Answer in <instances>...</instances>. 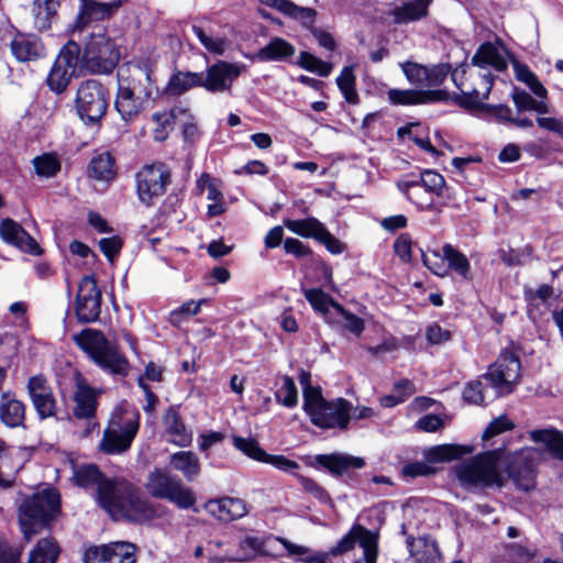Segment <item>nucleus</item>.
Wrapping results in <instances>:
<instances>
[{"instance_id":"obj_34","label":"nucleus","mask_w":563,"mask_h":563,"mask_svg":"<svg viewBox=\"0 0 563 563\" xmlns=\"http://www.w3.org/2000/svg\"><path fill=\"white\" fill-rule=\"evenodd\" d=\"M170 467L183 474L187 482L196 481L201 471L200 460L191 451H178L169 456Z\"/></svg>"},{"instance_id":"obj_49","label":"nucleus","mask_w":563,"mask_h":563,"mask_svg":"<svg viewBox=\"0 0 563 563\" xmlns=\"http://www.w3.org/2000/svg\"><path fill=\"white\" fill-rule=\"evenodd\" d=\"M495 398L494 389L490 391L481 379L467 383L463 390V399L470 405L483 406Z\"/></svg>"},{"instance_id":"obj_13","label":"nucleus","mask_w":563,"mask_h":563,"mask_svg":"<svg viewBox=\"0 0 563 563\" xmlns=\"http://www.w3.org/2000/svg\"><path fill=\"white\" fill-rule=\"evenodd\" d=\"M172 181L168 167L164 164L144 166L136 174V192L141 202L152 206L154 200L162 197Z\"/></svg>"},{"instance_id":"obj_1","label":"nucleus","mask_w":563,"mask_h":563,"mask_svg":"<svg viewBox=\"0 0 563 563\" xmlns=\"http://www.w3.org/2000/svg\"><path fill=\"white\" fill-rule=\"evenodd\" d=\"M99 505L114 519L133 523H146L159 517L164 507L150 501L125 478H110L100 484Z\"/></svg>"},{"instance_id":"obj_60","label":"nucleus","mask_w":563,"mask_h":563,"mask_svg":"<svg viewBox=\"0 0 563 563\" xmlns=\"http://www.w3.org/2000/svg\"><path fill=\"white\" fill-rule=\"evenodd\" d=\"M418 181L422 185L424 188V191H428L431 196L442 195V190L444 188L445 181L442 175L439 173L427 169L422 172L419 176H417Z\"/></svg>"},{"instance_id":"obj_42","label":"nucleus","mask_w":563,"mask_h":563,"mask_svg":"<svg viewBox=\"0 0 563 563\" xmlns=\"http://www.w3.org/2000/svg\"><path fill=\"white\" fill-rule=\"evenodd\" d=\"M512 68L515 77L518 81L523 82L536 97L540 99L548 98V90L538 79L537 75L530 70V68L520 63L519 60H512Z\"/></svg>"},{"instance_id":"obj_9","label":"nucleus","mask_w":563,"mask_h":563,"mask_svg":"<svg viewBox=\"0 0 563 563\" xmlns=\"http://www.w3.org/2000/svg\"><path fill=\"white\" fill-rule=\"evenodd\" d=\"M108 103V90L100 81L88 79L78 86L75 107L86 123H98L106 114Z\"/></svg>"},{"instance_id":"obj_16","label":"nucleus","mask_w":563,"mask_h":563,"mask_svg":"<svg viewBox=\"0 0 563 563\" xmlns=\"http://www.w3.org/2000/svg\"><path fill=\"white\" fill-rule=\"evenodd\" d=\"M101 291L92 276H85L79 283L75 312L80 323H92L101 312Z\"/></svg>"},{"instance_id":"obj_57","label":"nucleus","mask_w":563,"mask_h":563,"mask_svg":"<svg viewBox=\"0 0 563 563\" xmlns=\"http://www.w3.org/2000/svg\"><path fill=\"white\" fill-rule=\"evenodd\" d=\"M35 172L41 177L51 178L60 170V162L53 154H43L33 158Z\"/></svg>"},{"instance_id":"obj_54","label":"nucleus","mask_w":563,"mask_h":563,"mask_svg":"<svg viewBox=\"0 0 563 563\" xmlns=\"http://www.w3.org/2000/svg\"><path fill=\"white\" fill-rule=\"evenodd\" d=\"M275 398L278 404L287 407L294 408L298 404V390L294 379L285 375L282 378V385L275 393Z\"/></svg>"},{"instance_id":"obj_36","label":"nucleus","mask_w":563,"mask_h":563,"mask_svg":"<svg viewBox=\"0 0 563 563\" xmlns=\"http://www.w3.org/2000/svg\"><path fill=\"white\" fill-rule=\"evenodd\" d=\"M473 66H477L481 70H487V66L494 67L498 71L507 68L508 64L500 51L490 42L483 43L474 54L471 60Z\"/></svg>"},{"instance_id":"obj_47","label":"nucleus","mask_w":563,"mask_h":563,"mask_svg":"<svg viewBox=\"0 0 563 563\" xmlns=\"http://www.w3.org/2000/svg\"><path fill=\"white\" fill-rule=\"evenodd\" d=\"M192 87H202V73L177 71L168 81V91L172 95H181Z\"/></svg>"},{"instance_id":"obj_55","label":"nucleus","mask_w":563,"mask_h":563,"mask_svg":"<svg viewBox=\"0 0 563 563\" xmlns=\"http://www.w3.org/2000/svg\"><path fill=\"white\" fill-rule=\"evenodd\" d=\"M334 318H338L340 322L333 325H342L345 330L357 336L364 331L365 325L363 319L344 309L341 305H335Z\"/></svg>"},{"instance_id":"obj_43","label":"nucleus","mask_w":563,"mask_h":563,"mask_svg":"<svg viewBox=\"0 0 563 563\" xmlns=\"http://www.w3.org/2000/svg\"><path fill=\"white\" fill-rule=\"evenodd\" d=\"M179 114H186V110L176 107L170 111L156 112L153 114V121L155 128L153 130L154 139L158 142H163L168 137L169 132L173 130L175 120Z\"/></svg>"},{"instance_id":"obj_39","label":"nucleus","mask_w":563,"mask_h":563,"mask_svg":"<svg viewBox=\"0 0 563 563\" xmlns=\"http://www.w3.org/2000/svg\"><path fill=\"white\" fill-rule=\"evenodd\" d=\"M59 0H33L32 14L34 26L38 31H46L51 27L57 15Z\"/></svg>"},{"instance_id":"obj_24","label":"nucleus","mask_w":563,"mask_h":563,"mask_svg":"<svg viewBox=\"0 0 563 563\" xmlns=\"http://www.w3.org/2000/svg\"><path fill=\"white\" fill-rule=\"evenodd\" d=\"M449 93L445 90H413V89H389L387 100L393 106H412L435 101H445Z\"/></svg>"},{"instance_id":"obj_45","label":"nucleus","mask_w":563,"mask_h":563,"mask_svg":"<svg viewBox=\"0 0 563 563\" xmlns=\"http://www.w3.org/2000/svg\"><path fill=\"white\" fill-rule=\"evenodd\" d=\"M284 224L295 234L314 240H318L325 229L323 223L312 217L301 220H285Z\"/></svg>"},{"instance_id":"obj_26","label":"nucleus","mask_w":563,"mask_h":563,"mask_svg":"<svg viewBox=\"0 0 563 563\" xmlns=\"http://www.w3.org/2000/svg\"><path fill=\"white\" fill-rule=\"evenodd\" d=\"M97 390L88 385L82 378L76 382V390L73 396L75 406L73 413L78 419L91 420L97 411Z\"/></svg>"},{"instance_id":"obj_4","label":"nucleus","mask_w":563,"mask_h":563,"mask_svg":"<svg viewBox=\"0 0 563 563\" xmlns=\"http://www.w3.org/2000/svg\"><path fill=\"white\" fill-rule=\"evenodd\" d=\"M501 457V450H493L465 460L454 467L456 478L466 488L501 487L504 484L499 471Z\"/></svg>"},{"instance_id":"obj_50","label":"nucleus","mask_w":563,"mask_h":563,"mask_svg":"<svg viewBox=\"0 0 563 563\" xmlns=\"http://www.w3.org/2000/svg\"><path fill=\"white\" fill-rule=\"evenodd\" d=\"M442 253L448 263V271L452 269L464 278L468 276L471 268L470 261L462 252L446 243L442 246Z\"/></svg>"},{"instance_id":"obj_29","label":"nucleus","mask_w":563,"mask_h":563,"mask_svg":"<svg viewBox=\"0 0 563 563\" xmlns=\"http://www.w3.org/2000/svg\"><path fill=\"white\" fill-rule=\"evenodd\" d=\"M163 424L169 441L178 446H188L192 441V433L184 423L176 407L170 406L164 417Z\"/></svg>"},{"instance_id":"obj_28","label":"nucleus","mask_w":563,"mask_h":563,"mask_svg":"<svg viewBox=\"0 0 563 563\" xmlns=\"http://www.w3.org/2000/svg\"><path fill=\"white\" fill-rule=\"evenodd\" d=\"M26 413L25 404L11 391L1 394L0 421L8 428L24 427Z\"/></svg>"},{"instance_id":"obj_30","label":"nucleus","mask_w":563,"mask_h":563,"mask_svg":"<svg viewBox=\"0 0 563 563\" xmlns=\"http://www.w3.org/2000/svg\"><path fill=\"white\" fill-rule=\"evenodd\" d=\"M316 461L336 476L344 475L350 470L362 468L365 465V461L362 457L340 453L320 454L317 455Z\"/></svg>"},{"instance_id":"obj_5","label":"nucleus","mask_w":563,"mask_h":563,"mask_svg":"<svg viewBox=\"0 0 563 563\" xmlns=\"http://www.w3.org/2000/svg\"><path fill=\"white\" fill-rule=\"evenodd\" d=\"M452 79L461 93H453L451 100L472 112L483 107L494 85V76L488 70H459L452 73Z\"/></svg>"},{"instance_id":"obj_40","label":"nucleus","mask_w":563,"mask_h":563,"mask_svg":"<svg viewBox=\"0 0 563 563\" xmlns=\"http://www.w3.org/2000/svg\"><path fill=\"white\" fill-rule=\"evenodd\" d=\"M60 548L53 538L41 539L30 552L27 563H56Z\"/></svg>"},{"instance_id":"obj_51","label":"nucleus","mask_w":563,"mask_h":563,"mask_svg":"<svg viewBox=\"0 0 563 563\" xmlns=\"http://www.w3.org/2000/svg\"><path fill=\"white\" fill-rule=\"evenodd\" d=\"M355 75L353 66H345L336 78V85L346 102L357 104L360 102L358 93L355 89Z\"/></svg>"},{"instance_id":"obj_41","label":"nucleus","mask_w":563,"mask_h":563,"mask_svg":"<svg viewBox=\"0 0 563 563\" xmlns=\"http://www.w3.org/2000/svg\"><path fill=\"white\" fill-rule=\"evenodd\" d=\"M88 174L99 181H110L115 176L114 158L110 153L95 156L89 164Z\"/></svg>"},{"instance_id":"obj_63","label":"nucleus","mask_w":563,"mask_h":563,"mask_svg":"<svg viewBox=\"0 0 563 563\" xmlns=\"http://www.w3.org/2000/svg\"><path fill=\"white\" fill-rule=\"evenodd\" d=\"M423 265L430 269L434 275L444 277L448 275V266L445 264L444 255L439 252L424 253L422 252Z\"/></svg>"},{"instance_id":"obj_25","label":"nucleus","mask_w":563,"mask_h":563,"mask_svg":"<svg viewBox=\"0 0 563 563\" xmlns=\"http://www.w3.org/2000/svg\"><path fill=\"white\" fill-rule=\"evenodd\" d=\"M205 508L211 516L223 522L240 519L247 514L246 503L241 498L234 497L209 500Z\"/></svg>"},{"instance_id":"obj_22","label":"nucleus","mask_w":563,"mask_h":563,"mask_svg":"<svg viewBox=\"0 0 563 563\" xmlns=\"http://www.w3.org/2000/svg\"><path fill=\"white\" fill-rule=\"evenodd\" d=\"M0 238L7 244L13 245L24 253L35 256L43 253L35 239L12 219L7 218L0 222Z\"/></svg>"},{"instance_id":"obj_62","label":"nucleus","mask_w":563,"mask_h":563,"mask_svg":"<svg viewBox=\"0 0 563 563\" xmlns=\"http://www.w3.org/2000/svg\"><path fill=\"white\" fill-rule=\"evenodd\" d=\"M408 81L415 86H426L427 67L417 63L406 62L401 65Z\"/></svg>"},{"instance_id":"obj_64","label":"nucleus","mask_w":563,"mask_h":563,"mask_svg":"<svg viewBox=\"0 0 563 563\" xmlns=\"http://www.w3.org/2000/svg\"><path fill=\"white\" fill-rule=\"evenodd\" d=\"M437 472V468L429 465L426 460L424 461H416L411 463H407L401 468V475L404 477H418V476H429Z\"/></svg>"},{"instance_id":"obj_23","label":"nucleus","mask_w":563,"mask_h":563,"mask_svg":"<svg viewBox=\"0 0 563 563\" xmlns=\"http://www.w3.org/2000/svg\"><path fill=\"white\" fill-rule=\"evenodd\" d=\"M10 52L20 63L34 62L46 55L45 46L37 35L21 32L12 37Z\"/></svg>"},{"instance_id":"obj_14","label":"nucleus","mask_w":563,"mask_h":563,"mask_svg":"<svg viewBox=\"0 0 563 563\" xmlns=\"http://www.w3.org/2000/svg\"><path fill=\"white\" fill-rule=\"evenodd\" d=\"M118 87L131 90L132 93L153 100L157 91L155 81L152 78V69L142 63H130L118 73Z\"/></svg>"},{"instance_id":"obj_20","label":"nucleus","mask_w":563,"mask_h":563,"mask_svg":"<svg viewBox=\"0 0 563 563\" xmlns=\"http://www.w3.org/2000/svg\"><path fill=\"white\" fill-rule=\"evenodd\" d=\"M358 543L361 556L355 563H375L377 558V544L374 534L367 529L355 526L353 527L331 550L332 554H341L353 549Z\"/></svg>"},{"instance_id":"obj_32","label":"nucleus","mask_w":563,"mask_h":563,"mask_svg":"<svg viewBox=\"0 0 563 563\" xmlns=\"http://www.w3.org/2000/svg\"><path fill=\"white\" fill-rule=\"evenodd\" d=\"M432 2L433 0H408L395 7L390 14L397 24L420 21L428 16L429 7Z\"/></svg>"},{"instance_id":"obj_8","label":"nucleus","mask_w":563,"mask_h":563,"mask_svg":"<svg viewBox=\"0 0 563 563\" xmlns=\"http://www.w3.org/2000/svg\"><path fill=\"white\" fill-rule=\"evenodd\" d=\"M145 488L152 497L166 499L180 509H190L196 504V496L191 488L161 468H155L147 475Z\"/></svg>"},{"instance_id":"obj_21","label":"nucleus","mask_w":563,"mask_h":563,"mask_svg":"<svg viewBox=\"0 0 563 563\" xmlns=\"http://www.w3.org/2000/svg\"><path fill=\"white\" fill-rule=\"evenodd\" d=\"M135 548L129 542H113L89 548L84 563H135Z\"/></svg>"},{"instance_id":"obj_10","label":"nucleus","mask_w":563,"mask_h":563,"mask_svg":"<svg viewBox=\"0 0 563 563\" xmlns=\"http://www.w3.org/2000/svg\"><path fill=\"white\" fill-rule=\"evenodd\" d=\"M520 361L512 352H503L483 378L492 384L494 397L512 393L520 378Z\"/></svg>"},{"instance_id":"obj_12","label":"nucleus","mask_w":563,"mask_h":563,"mask_svg":"<svg viewBox=\"0 0 563 563\" xmlns=\"http://www.w3.org/2000/svg\"><path fill=\"white\" fill-rule=\"evenodd\" d=\"M540 456V450L526 448L507 457L506 471L517 488L529 492L536 487Z\"/></svg>"},{"instance_id":"obj_48","label":"nucleus","mask_w":563,"mask_h":563,"mask_svg":"<svg viewBox=\"0 0 563 563\" xmlns=\"http://www.w3.org/2000/svg\"><path fill=\"white\" fill-rule=\"evenodd\" d=\"M464 454L461 446L454 444H442L431 446L423 451V459L430 465L432 463L449 462L460 459Z\"/></svg>"},{"instance_id":"obj_53","label":"nucleus","mask_w":563,"mask_h":563,"mask_svg":"<svg viewBox=\"0 0 563 563\" xmlns=\"http://www.w3.org/2000/svg\"><path fill=\"white\" fill-rule=\"evenodd\" d=\"M282 5H283V13H285L286 15H288L295 20H298L310 32L312 31V29H316L314 20H316L317 11L314 9L299 7L291 1L282 2Z\"/></svg>"},{"instance_id":"obj_35","label":"nucleus","mask_w":563,"mask_h":563,"mask_svg":"<svg viewBox=\"0 0 563 563\" xmlns=\"http://www.w3.org/2000/svg\"><path fill=\"white\" fill-rule=\"evenodd\" d=\"M398 189L409 201L420 209H429L433 205L431 195L424 191L416 175H407L397 183Z\"/></svg>"},{"instance_id":"obj_27","label":"nucleus","mask_w":563,"mask_h":563,"mask_svg":"<svg viewBox=\"0 0 563 563\" xmlns=\"http://www.w3.org/2000/svg\"><path fill=\"white\" fill-rule=\"evenodd\" d=\"M150 102L146 98L132 93L131 90L118 87L114 108L123 121L133 122L148 107Z\"/></svg>"},{"instance_id":"obj_17","label":"nucleus","mask_w":563,"mask_h":563,"mask_svg":"<svg viewBox=\"0 0 563 563\" xmlns=\"http://www.w3.org/2000/svg\"><path fill=\"white\" fill-rule=\"evenodd\" d=\"M244 69L243 64L218 60L202 73V87L212 93L229 92Z\"/></svg>"},{"instance_id":"obj_59","label":"nucleus","mask_w":563,"mask_h":563,"mask_svg":"<svg viewBox=\"0 0 563 563\" xmlns=\"http://www.w3.org/2000/svg\"><path fill=\"white\" fill-rule=\"evenodd\" d=\"M205 302V299L184 302L179 308L169 313V322L175 327H179L185 319L196 316L200 311L201 305Z\"/></svg>"},{"instance_id":"obj_46","label":"nucleus","mask_w":563,"mask_h":563,"mask_svg":"<svg viewBox=\"0 0 563 563\" xmlns=\"http://www.w3.org/2000/svg\"><path fill=\"white\" fill-rule=\"evenodd\" d=\"M511 99L519 111H536L539 114L550 112L547 99L536 100L526 90L515 87L511 92Z\"/></svg>"},{"instance_id":"obj_61","label":"nucleus","mask_w":563,"mask_h":563,"mask_svg":"<svg viewBox=\"0 0 563 563\" xmlns=\"http://www.w3.org/2000/svg\"><path fill=\"white\" fill-rule=\"evenodd\" d=\"M240 551L235 554H227L225 559L230 561H247L255 556L261 548V542L257 538L246 537L240 541Z\"/></svg>"},{"instance_id":"obj_2","label":"nucleus","mask_w":563,"mask_h":563,"mask_svg":"<svg viewBox=\"0 0 563 563\" xmlns=\"http://www.w3.org/2000/svg\"><path fill=\"white\" fill-rule=\"evenodd\" d=\"M73 340L104 372L112 375H128L130 368L128 358L100 330L84 329L75 334Z\"/></svg>"},{"instance_id":"obj_6","label":"nucleus","mask_w":563,"mask_h":563,"mask_svg":"<svg viewBox=\"0 0 563 563\" xmlns=\"http://www.w3.org/2000/svg\"><path fill=\"white\" fill-rule=\"evenodd\" d=\"M140 429V413L119 410L112 413L99 442V450L108 455H120L130 450Z\"/></svg>"},{"instance_id":"obj_15","label":"nucleus","mask_w":563,"mask_h":563,"mask_svg":"<svg viewBox=\"0 0 563 563\" xmlns=\"http://www.w3.org/2000/svg\"><path fill=\"white\" fill-rule=\"evenodd\" d=\"M25 387L29 399L40 420L56 417L57 399L45 375L37 374L31 376Z\"/></svg>"},{"instance_id":"obj_33","label":"nucleus","mask_w":563,"mask_h":563,"mask_svg":"<svg viewBox=\"0 0 563 563\" xmlns=\"http://www.w3.org/2000/svg\"><path fill=\"white\" fill-rule=\"evenodd\" d=\"M303 295L313 310L323 316L330 324L339 323L340 320L334 318L335 305H340L332 297L320 288L303 289Z\"/></svg>"},{"instance_id":"obj_19","label":"nucleus","mask_w":563,"mask_h":563,"mask_svg":"<svg viewBox=\"0 0 563 563\" xmlns=\"http://www.w3.org/2000/svg\"><path fill=\"white\" fill-rule=\"evenodd\" d=\"M79 9L70 31L82 32L91 22L104 21L114 16L128 0H79Z\"/></svg>"},{"instance_id":"obj_58","label":"nucleus","mask_w":563,"mask_h":563,"mask_svg":"<svg viewBox=\"0 0 563 563\" xmlns=\"http://www.w3.org/2000/svg\"><path fill=\"white\" fill-rule=\"evenodd\" d=\"M233 445L236 450L255 461L263 463L266 457V452L260 446L255 439L235 435L233 437Z\"/></svg>"},{"instance_id":"obj_44","label":"nucleus","mask_w":563,"mask_h":563,"mask_svg":"<svg viewBox=\"0 0 563 563\" xmlns=\"http://www.w3.org/2000/svg\"><path fill=\"white\" fill-rule=\"evenodd\" d=\"M109 479L110 478L106 477L99 467L93 464L76 467L73 473V481L77 486L88 488L96 485L97 492L99 490L100 484Z\"/></svg>"},{"instance_id":"obj_56","label":"nucleus","mask_w":563,"mask_h":563,"mask_svg":"<svg viewBox=\"0 0 563 563\" xmlns=\"http://www.w3.org/2000/svg\"><path fill=\"white\" fill-rule=\"evenodd\" d=\"M298 65L311 73H316L319 76L327 77L332 71V64L324 62L309 52H301L298 59Z\"/></svg>"},{"instance_id":"obj_31","label":"nucleus","mask_w":563,"mask_h":563,"mask_svg":"<svg viewBox=\"0 0 563 563\" xmlns=\"http://www.w3.org/2000/svg\"><path fill=\"white\" fill-rule=\"evenodd\" d=\"M407 547L415 563H442L438 543L428 537H408Z\"/></svg>"},{"instance_id":"obj_11","label":"nucleus","mask_w":563,"mask_h":563,"mask_svg":"<svg viewBox=\"0 0 563 563\" xmlns=\"http://www.w3.org/2000/svg\"><path fill=\"white\" fill-rule=\"evenodd\" d=\"M80 46L75 41H68L59 51L47 76V86L56 93H62L73 76L80 68Z\"/></svg>"},{"instance_id":"obj_3","label":"nucleus","mask_w":563,"mask_h":563,"mask_svg":"<svg viewBox=\"0 0 563 563\" xmlns=\"http://www.w3.org/2000/svg\"><path fill=\"white\" fill-rule=\"evenodd\" d=\"M60 510V497L54 489H44L25 498L19 507V525L23 538H32L47 528Z\"/></svg>"},{"instance_id":"obj_38","label":"nucleus","mask_w":563,"mask_h":563,"mask_svg":"<svg viewBox=\"0 0 563 563\" xmlns=\"http://www.w3.org/2000/svg\"><path fill=\"white\" fill-rule=\"evenodd\" d=\"M530 439L544 446L555 460L563 461V432L556 429H538L529 433Z\"/></svg>"},{"instance_id":"obj_7","label":"nucleus","mask_w":563,"mask_h":563,"mask_svg":"<svg viewBox=\"0 0 563 563\" xmlns=\"http://www.w3.org/2000/svg\"><path fill=\"white\" fill-rule=\"evenodd\" d=\"M120 60L119 48L104 30L92 32L85 42L80 55L81 69L96 75H109Z\"/></svg>"},{"instance_id":"obj_18","label":"nucleus","mask_w":563,"mask_h":563,"mask_svg":"<svg viewBox=\"0 0 563 563\" xmlns=\"http://www.w3.org/2000/svg\"><path fill=\"white\" fill-rule=\"evenodd\" d=\"M352 405L343 398L324 401L308 416L310 421L322 429H346L351 419Z\"/></svg>"},{"instance_id":"obj_52","label":"nucleus","mask_w":563,"mask_h":563,"mask_svg":"<svg viewBox=\"0 0 563 563\" xmlns=\"http://www.w3.org/2000/svg\"><path fill=\"white\" fill-rule=\"evenodd\" d=\"M194 34L198 37L200 44L211 54L223 55L227 46L228 38L224 36L212 35L207 33L201 26L194 24L191 26Z\"/></svg>"},{"instance_id":"obj_37","label":"nucleus","mask_w":563,"mask_h":563,"mask_svg":"<svg viewBox=\"0 0 563 563\" xmlns=\"http://www.w3.org/2000/svg\"><path fill=\"white\" fill-rule=\"evenodd\" d=\"M295 46L282 37H273L264 47L257 51L255 58L260 62H282L292 57Z\"/></svg>"}]
</instances>
